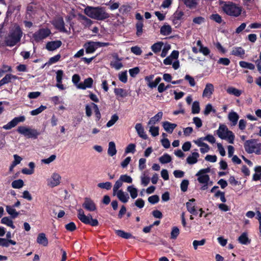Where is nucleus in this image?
<instances>
[{
	"instance_id": "obj_1",
	"label": "nucleus",
	"mask_w": 261,
	"mask_h": 261,
	"mask_svg": "<svg viewBox=\"0 0 261 261\" xmlns=\"http://www.w3.org/2000/svg\"><path fill=\"white\" fill-rule=\"evenodd\" d=\"M84 13L90 18L97 20H103L110 17L105 9L101 7L87 6L84 10Z\"/></svg>"
},
{
	"instance_id": "obj_2",
	"label": "nucleus",
	"mask_w": 261,
	"mask_h": 261,
	"mask_svg": "<svg viewBox=\"0 0 261 261\" xmlns=\"http://www.w3.org/2000/svg\"><path fill=\"white\" fill-rule=\"evenodd\" d=\"M23 32L20 27L15 25L5 38L6 45L9 47L15 46L20 41Z\"/></svg>"
},
{
	"instance_id": "obj_3",
	"label": "nucleus",
	"mask_w": 261,
	"mask_h": 261,
	"mask_svg": "<svg viewBox=\"0 0 261 261\" xmlns=\"http://www.w3.org/2000/svg\"><path fill=\"white\" fill-rule=\"evenodd\" d=\"M221 7L226 14L232 17L239 16L242 12L241 8L231 2L223 3Z\"/></svg>"
},
{
	"instance_id": "obj_4",
	"label": "nucleus",
	"mask_w": 261,
	"mask_h": 261,
	"mask_svg": "<svg viewBox=\"0 0 261 261\" xmlns=\"http://www.w3.org/2000/svg\"><path fill=\"white\" fill-rule=\"evenodd\" d=\"M217 134L220 138L226 140L230 144L233 143L235 136L232 132L229 130L225 124H220L217 130Z\"/></svg>"
},
{
	"instance_id": "obj_5",
	"label": "nucleus",
	"mask_w": 261,
	"mask_h": 261,
	"mask_svg": "<svg viewBox=\"0 0 261 261\" xmlns=\"http://www.w3.org/2000/svg\"><path fill=\"white\" fill-rule=\"evenodd\" d=\"M244 148L248 153L261 154V143L255 139L247 140L244 143Z\"/></svg>"
},
{
	"instance_id": "obj_6",
	"label": "nucleus",
	"mask_w": 261,
	"mask_h": 261,
	"mask_svg": "<svg viewBox=\"0 0 261 261\" xmlns=\"http://www.w3.org/2000/svg\"><path fill=\"white\" fill-rule=\"evenodd\" d=\"M209 168L200 170L196 174L197 180L200 184L203 185L201 187L202 190H205L208 188V182L210 181V176L206 173L210 172Z\"/></svg>"
},
{
	"instance_id": "obj_7",
	"label": "nucleus",
	"mask_w": 261,
	"mask_h": 261,
	"mask_svg": "<svg viewBox=\"0 0 261 261\" xmlns=\"http://www.w3.org/2000/svg\"><path fill=\"white\" fill-rule=\"evenodd\" d=\"M51 33L48 28H41L32 35L31 39L36 43L42 42L49 37Z\"/></svg>"
},
{
	"instance_id": "obj_8",
	"label": "nucleus",
	"mask_w": 261,
	"mask_h": 261,
	"mask_svg": "<svg viewBox=\"0 0 261 261\" xmlns=\"http://www.w3.org/2000/svg\"><path fill=\"white\" fill-rule=\"evenodd\" d=\"M77 218L83 223L89 224L92 226H96L98 225V222L97 219H92L90 214L86 216L85 215L83 209L77 210Z\"/></svg>"
},
{
	"instance_id": "obj_9",
	"label": "nucleus",
	"mask_w": 261,
	"mask_h": 261,
	"mask_svg": "<svg viewBox=\"0 0 261 261\" xmlns=\"http://www.w3.org/2000/svg\"><path fill=\"white\" fill-rule=\"evenodd\" d=\"M17 132L21 135L28 138H37L40 133L35 129H31L26 126H20L17 128Z\"/></svg>"
},
{
	"instance_id": "obj_10",
	"label": "nucleus",
	"mask_w": 261,
	"mask_h": 261,
	"mask_svg": "<svg viewBox=\"0 0 261 261\" xmlns=\"http://www.w3.org/2000/svg\"><path fill=\"white\" fill-rule=\"evenodd\" d=\"M61 176L57 173L54 172L52 174L50 178L47 179V185L51 188L55 187L59 185L61 183Z\"/></svg>"
},
{
	"instance_id": "obj_11",
	"label": "nucleus",
	"mask_w": 261,
	"mask_h": 261,
	"mask_svg": "<svg viewBox=\"0 0 261 261\" xmlns=\"http://www.w3.org/2000/svg\"><path fill=\"white\" fill-rule=\"evenodd\" d=\"M25 117L24 116H20L14 118L11 121L3 126V128L6 130H9L16 126L19 123L23 122L25 121Z\"/></svg>"
},
{
	"instance_id": "obj_12",
	"label": "nucleus",
	"mask_w": 261,
	"mask_h": 261,
	"mask_svg": "<svg viewBox=\"0 0 261 261\" xmlns=\"http://www.w3.org/2000/svg\"><path fill=\"white\" fill-rule=\"evenodd\" d=\"M82 206L85 210L89 212H93L96 210V206L93 200L88 197L85 198Z\"/></svg>"
},
{
	"instance_id": "obj_13",
	"label": "nucleus",
	"mask_w": 261,
	"mask_h": 261,
	"mask_svg": "<svg viewBox=\"0 0 261 261\" xmlns=\"http://www.w3.org/2000/svg\"><path fill=\"white\" fill-rule=\"evenodd\" d=\"M187 211L191 214L196 215L198 214L196 209L195 199L192 198L186 203Z\"/></svg>"
},
{
	"instance_id": "obj_14",
	"label": "nucleus",
	"mask_w": 261,
	"mask_h": 261,
	"mask_svg": "<svg viewBox=\"0 0 261 261\" xmlns=\"http://www.w3.org/2000/svg\"><path fill=\"white\" fill-rule=\"evenodd\" d=\"M214 92V86L211 83H207L202 92V97L210 98Z\"/></svg>"
},
{
	"instance_id": "obj_15",
	"label": "nucleus",
	"mask_w": 261,
	"mask_h": 261,
	"mask_svg": "<svg viewBox=\"0 0 261 261\" xmlns=\"http://www.w3.org/2000/svg\"><path fill=\"white\" fill-rule=\"evenodd\" d=\"M55 27L62 32H67V30L65 28V23L62 18H58L55 19L53 22Z\"/></svg>"
},
{
	"instance_id": "obj_16",
	"label": "nucleus",
	"mask_w": 261,
	"mask_h": 261,
	"mask_svg": "<svg viewBox=\"0 0 261 261\" xmlns=\"http://www.w3.org/2000/svg\"><path fill=\"white\" fill-rule=\"evenodd\" d=\"M84 47L87 54H91L94 53L98 48L97 42L88 41L86 42Z\"/></svg>"
},
{
	"instance_id": "obj_17",
	"label": "nucleus",
	"mask_w": 261,
	"mask_h": 261,
	"mask_svg": "<svg viewBox=\"0 0 261 261\" xmlns=\"http://www.w3.org/2000/svg\"><path fill=\"white\" fill-rule=\"evenodd\" d=\"M113 196H116L118 199L122 203H127L129 199V195L122 190L120 189L119 192L113 194Z\"/></svg>"
},
{
	"instance_id": "obj_18",
	"label": "nucleus",
	"mask_w": 261,
	"mask_h": 261,
	"mask_svg": "<svg viewBox=\"0 0 261 261\" xmlns=\"http://www.w3.org/2000/svg\"><path fill=\"white\" fill-rule=\"evenodd\" d=\"M21 78L12 74H7L1 80H0V87L5 84H7L15 80H19Z\"/></svg>"
},
{
	"instance_id": "obj_19",
	"label": "nucleus",
	"mask_w": 261,
	"mask_h": 261,
	"mask_svg": "<svg viewBox=\"0 0 261 261\" xmlns=\"http://www.w3.org/2000/svg\"><path fill=\"white\" fill-rule=\"evenodd\" d=\"M93 80L91 77H88L84 80L83 82L80 83L77 88L85 90L87 88H91L92 87Z\"/></svg>"
},
{
	"instance_id": "obj_20",
	"label": "nucleus",
	"mask_w": 261,
	"mask_h": 261,
	"mask_svg": "<svg viewBox=\"0 0 261 261\" xmlns=\"http://www.w3.org/2000/svg\"><path fill=\"white\" fill-rule=\"evenodd\" d=\"M195 151L192 152L186 159L187 163L189 165L195 164L198 162V159L200 155L197 152V149H195Z\"/></svg>"
},
{
	"instance_id": "obj_21",
	"label": "nucleus",
	"mask_w": 261,
	"mask_h": 261,
	"mask_svg": "<svg viewBox=\"0 0 261 261\" xmlns=\"http://www.w3.org/2000/svg\"><path fill=\"white\" fill-rule=\"evenodd\" d=\"M62 45L60 40L48 42L46 45V48L49 51H54L59 48Z\"/></svg>"
},
{
	"instance_id": "obj_22",
	"label": "nucleus",
	"mask_w": 261,
	"mask_h": 261,
	"mask_svg": "<svg viewBox=\"0 0 261 261\" xmlns=\"http://www.w3.org/2000/svg\"><path fill=\"white\" fill-rule=\"evenodd\" d=\"M228 119L230 122L231 126H234L237 125L239 116L238 113L233 111H231L228 115Z\"/></svg>"
},
{
	"instance_id": "obj_23",
	"label": "nucleus",
	"mask_w": 261,
	"mask_h": 261,
	"mask_svg": "<svg viewBox=\"0 0 261 261\" xmlns=\"http://www.w3.org/2000/svg\"><path fill=\"white\" fill-rule=\"evenodd\" d=\"M135 129L138 135V136L141 138L146 140L148 139V136L144 130V128L143 127L141 123H138L135 125Z\"/></svg>"
},
{
	"instance_id": "obj_24",
	"label": "nucleus",
	"mask_w": 261,
	"mask_h": 261,
	"mask_svg": "<svg viewBox=\"0 0 261 261\" xmlns=\"http://www.w3.org/2000/svg\"><path fill=\"white\" fill-rule=\"evenodd\" d=\"M245 54V50L241 47H234L231 51L232 55L239 57L241 59L244 58Z\"/></svg>"
},
{
	"instance_id": "obj_25",
	"label": "nucleus",
	"mask_w": 261,
	"mask_h": 261,
	"mask_svg": "<svg viewBox=\"0 0 261 261\" xmlns=\"http://www.w3.org/2000/svg\"><path fill=\"white\" fill-rule=\"evenodd\" d=\"M163 127L165 130L170 134L172 133L174 129L176 127L177 124L175 123H172L168 121H164L162 124Z\"/></svg>"
},
{
	"instance_id": "obj_26",
	"label": "nucleus",
	"mask_w": 261,
	"mask_h": 261,
	"mask_svg": "<svg viewBox=\"0 0 261 261\" xmlns=\"http://www.w3.org/2000/svg\"><path fill=\"white\" fill-rule=\"evenodd\" d=\"M37 242L43 246H47L48 244V241L47 238L46 237L45 234L44 233H39L37 238Z\"/></svg>"
},
{
	"instance_id": "obj_27",
	"label": "nucleus",
	"mask_w": 261,
	"mask_h": 261,
	"mask_svg": "<svg viewBox=\"0 0 261 261\" xmlns=\"http://www.w3.org/2000/svg\"><path fill=\"white\" fill-rule=\"evenodd\" d=\"M226 92L228 94L233 95L236 97H239L243 93L242 90L237 89L232 86L228 87L226 89Z\"/></svg>"
},
{
	"instance_id": "obj_28",
	"label": "nucleus",
	"mask_w": 261,
	"mask_h": 261,
	"mask_svg": "<svg viewBox=\"0 0 261 261\" xmlns=\"http://www.w3.org/2000/svg\"><path fill=\"white\" fill-rule=\"evenodd\" d=\"M163 113L162 112H158L155 115L151 117L148 122V125H154L156 123L159 121L163 117Z\"/></svg>"
},
{
	"instance_id": "obj_29",
	"label": "nucleus",
	"mask_w": 261,
	"mask_h": 261,
	"mask_svg": "<svg viewBox=\"0 0 261 261\" xmlns=\"http://www.w3.org/2000/svg\"><path fill=\"white\" fill-rule=\"evenodd\" d=\"M172 31L171 27L167 23H165L160 29V33L163 36H167L171 34Z\"/></svg>"
},
{
	"instance_id": "obj_30",
	"label": "nucleus",
	"mask_w": 261,
	"mask_h": 261,
	"mask_svg": "<svg viewBox=\"0 0 261 261\" xmlns=\"http://www.w3.org/2000/svg\"><path fill=\"white\" fill-rule=\"evenodd\" d=\"M184 5L190 9H195L198 4V0H181Z\"/></svg>"
},
{
	"instance_id": "obj_31",
	"label": "nucleus",
	"mask_w": 261,
	"mask_h": 261,
	"mask_svg": "<svg viewBox=\"0 0 261 261\" xmlns=\"http://www.w3.org/2000/svg\"><path fill=\"white\" fill-rule=\"evenodd\" d=\"M6 210L12 219L16 218L19 214V212L16 211L15 207L11 205H7L6 206Z\"/></svg>"
},
{
	"instance_id": "obj_32",
	"label": "nucleus",
	"mask_w": 261,
	"mask_h": 261,
	"mask_svg": "<svg viewBox=\"0 0 261 261\" xmlns=\"http://www.w3.org/2000/svg\"><path fill=\"white\" fill-rule=\"evenodd\" d=\"M127 191L129 193L130 197L134 199L138 195V190L134 185L128 186L127 187Z\"/></svg>"
},
{
	"instance_id": "obj_33",
	"label": "nucleus",
	"mask_w": 261,
	"mask_h": 261,
	"mask_svg": "<svg viewBox=\"0 0 261 261\" xmlns=\"http://www.w3.org/2000/svg\"><path fill=\"white\" fill-rule=\"evenodd\" d=\"M117 153V150L116 148V145L114 142L111 141L109 143V147L108 149V154L111 156H113L115 155Z\"/></svg>"
},
{
	"instance_id": "obj_34",
	"label": "nucleus",
	"mask_w": 261,
	"mask_h": 261,
	"mask_svg": "<svg viewBox=\"0 0 261 261\" xmlns=\"http://www.w3.org/2000/svg\"><path fill=\"white\" fill-rule=\"evenodd\" d=\"M184 16V12L181 11H176L173 15L172 21L173 23L177 24L179 22Z\"/></svg>"
},
{
	"instance_id": "obj_35",
	"label": "nucleus",
	"mask_w": 261,
	"mask_h": 261,
	"mask_svg": "<svg viewBox=\"0 0 261 261\" xmlns=\"http://www.w3.org/2000/svg\"><path fill=\"white\" fill-rule=\"evenodd\" d=\"M10 244L15 245L16 244V242L11 239L1 238V240L0 241L1 246L8 247L9 246Z\"/></svg>"
},
{
	"instance_id": "obj_36",
	"label": "nucleus",
	"mask_w": 261,
	"mask_h": 261,
	"mask_svg": "<svg viewBox=\"0 0 261 261\" xmlns=\"http://www.w3.org/2000/svg\"><path fill=\"white\" fill-rule=\"evenodd\" d=\"M1 223L5 224L11 228L14 229L15 228V225L13 224V222L11 219L8 217H3L1 220Z\"/></svg>"
},
{
	"instance_id": "obj_37",
	"label": "nucleus",
	"mask_w": 261,
	"mask_h": 261,
	"mask_svg": "<svg viewBox=\"0 0 261 261\" xmlns=\"http://www.w3.org/2000/svg\"><path fill=\"white\" fill-rule=\"evenodd\" d=\"M255 173L253 175L252 179L257 181L261 179V166H256L254 168Z\"/></svg>"
},
{
	"instance_id": "obj_38",
	"label": "nucleus",
	"mask_w": 261,
	"mask_h": 261,
	"mask_svg": "<svg viewBox=\"0 0 261 261\" xmlns=\"http://www.w3.org/2000/svg\"><path fill=\"white\" fill-rule=\"evenodd\" d=\"M239 242L244 245H246L250 243V240L248 239L247 233L243 232L238 238Z\"/></svg>"
},
{
	"instance_id": "obj_39",
	"label": "nucleus",
	"mask_w": 261,
	"mask_h": 261,
	"mask_svg": "<svg viewBox=\"0 0 261 261\" xmlns=\"http://www.w3.org/2000/svg\"><path fill=\"white\" fill-rule=\"evenodd\" d=\"M163 46V43L162 42H158L151 46V49L154 53L156 54L161 50Z\"/></svg>"
},
{
	"instance_id": "obj_40",
	"label": "nucleus",
	"mask_w": 261,
	"mask_h": 261,
	"mask_svg": "<svg viewBox=\"0 0 261 261\" xmlns=\"http://www.w3.org/2000/svg\"><path fill=\"white\" fill-rule=\"evenodd\" d=\"M159 160L161 164H164L170 163L172 159L169 154L168 153H164L162 156L160 157Z\"/></svg>"
},
{
	"instance_id": "obj_41",
	"label": "nucleus",
	"mask_w": 261,
	"mask_h": 261,
	"mask_svg": "<svg viewBox=\"0 0 261 261\" xmlns=\"http://www.w3.org/2000/svg\"><path fill=\"white\" fill-rule=\"evenodd\" d=\"M240 66L243 68H246L250 70H254L255 69V65L251 63H248L246 61H240Z\"/></svg>"
},
{
	"instance_id": "obj_42",
	"label": "nucleus",
	"mask_w": 261,
	"mask_h": 261,
	"mask_svg": "<svg viewBox=\"0 0 261 261\" xmlns=\"http://www.w3.org/2000/svg\"><path fill=\"white\" fill-rule=\"evenodd\" d=\"M114 93L117 97L122 98L126 96L127 95L126 90L122 88H115Z\"/></svg>"
},
{
	"instance_id": "obj_43",
	"label": "nucleus",
	"mask_w": 261,
	"mask_h": 261,
	"mask_svg": "<svg viewBox=\"0 0 261 261\" xmlns=\"http://www.w3.org/2000/svg\"><path fill=\"white\" fill-rule=\"evenodd\" d=\"M116 233L119 237H120L124 239H128L132 238V235L130 233L126 232L121 230H116Z\"/></svg>"
},
{
	"instance_id": "obj_44",
	"label": "nucleus",
	"mask_w": 261,
	"mask_h": 261,
	"mask_svg": "<svg viewBox=\"0 0 261 261\" xmlns=\"http://www.w3.org/2000/svg\"><path fill=\"white\" fill-rule=\"evenodd\" d=\"M149 127V132L152 136L156 137L159 135V127L154 125H148Z\"/></svg>"
},
{
	"instance_id": "obj_45",
	"label": "nucleus",
	"mask_w": 261,
	"mask_h": 261,
	"mask_svg": "<svg viewBox=\"0 0 261 261\" xmlns=\"http://www.w3.org/2000/svg\"><path fill=\"white\" fill-rule=\"evenodd\" d=\"M11 185L14 189H20L23 186L24 182L22 179H17L13 181Z\"/></svg>"
},
{
	"instance_id": "obj_46",
	"label": "nucleus",
	"mask_w": 261,
	"mask_h": 261,
	"mask_svg": "<svg viewBox=\"0 0 261 261\" xmlns=\"http://www.w3.org/2000/svg\"><path fill=\"white\" fill-rule=\"evenodd\" d=\"M118 119L119 117L117 114H115L113 115L111 117V119L107 122L106 126L108 127H111L117 122Z\"/></svg>"
},
{
	"instance_id": "obj_47",
	"label": "nucleus",
	"mask_w": 261,
	"mask_h": 261,
	"mask_svg": "<svg viewBox=\"0 0 261 261\" xmlns=\"http://www.w3.org/2000/svg\"><path fill=\"white\" fill-rule=\"evenodd\" d=\"M136 35L137 36L139 37L143 33V23L142 21H138L136 24Z\"/></svg>"
},
{
	"instance_id": "obj_48",
	"label": "nucleus",
	"mask_w": 261,
	"mask_h": 261,
	"mask_svg": "<svg viewBox=\"0 0 261 261\" xmlns=\"http://www.w3.org/2000/svg\"><path fill=\"white\" fill-rule=\"evenodd\" d=\"M119 179L121 180L122 183L125 182L127 184H131L133 182L132 178L127 174H123L120 175Z\"/></svg>"
},
{
	"instance_id": "obj_49",
	"label": "nucleus",
	"mask_w": 261,
	"mask_h": 261,
	"mask_svg": "<svg viewBox=\"0 0 261 261\" xmlns=\"http://www.w3.org/2000/svg\"><path fill=\"white\" fill-rule=\"evenodd\" d=\"M200 112V105L198 101L193 102L192 106V113L193 114H198Z\"/></svg>"
},
{
	"instance_id": "obj_50",
	"label": "nucleus",
	"mask_w": 261,
	"mask_h": 261,
	"mask_svg": "<svg viewBox=\"0 0 261 261\" xmlns=\"http://www.w3.org/2000/svg\"><path fill=\"white\" fill-rule=\"evenodd\" d=\"M46 109V107L41 105L39 108L31 111L30 113L32 116H36L41 113Z\"/></svg>"
},
{
	"instance_id": "obj_51",
	"label": "nucleus",
	"mask_w": 261,
	"mask_h": 261,
	"mask_svg": "<svg viewBox=\"0 0 261 261\" xmlns=\"http://www.w3.org/2000/svg\"><path fill=\"white\" fill-rule=\"evenodd\" d=\"M179 234V229H178V228L177 227L174 226L172 228V230L171 232L170 238L171 239L175 240L177 238Z\"/></svg>"
},
{
	"instance_id": "obj_52",
	"label": "nucleus",
	"mask_w": 261,
	"mask_h": 261,
	"mask_svg": "<svg viewBox=\"0 0 261 261\" xmlns=\"http://www.w3.org/2000/svg\"><path fill=\"white\" fill-rule=\"evenodd\" d=\"M122 182L121 180L119 178L115 183L113 188V194L119 192L120 188L122 186Z\"/></svg>"
},
{
	"instance_id": "obj_53",
	"label": "nucleus",
	"mask_w": 261,
	"mask_h": 261,
	"mask_svg": "<svg viewBox=\"0 0 261 261\" xmlns=\"http://www.w3.org/2000/svg\"><path fill=\"white\" fill-rule=\"evenodd\" d=\"M150 181V178L144 173L141 176V184L143 186H146Z\"/></svg>"
},
{
	"instance_id": "obj_54",
	"label": "nucleus",
	"mask_w": 261,
	"mask_h": 261,
	"mask_svg": "<svg viewBox=\"0 0 261 261\" xmlns=\"http://www.w3.org/2000/svg\"><path fill=\"white\" fill-rule=\"evenodd\" d=\"M205 243V240L202 239L201 240H194L193 242V246L195 250H197L198 246H203Z\"/></svg>"
},
{
	"instance_id": "obj_55",
	"label": "nucleus",
	"mask_w": 261,
	"mask_h": 261,
	"mask_svg": "<svg viewBox=\"0 0 261 261\" xmlns=\"http://www.w3.org/2000/svg\"><path fill=\"white\" fill-rule=\"evenodd\" d=\"M211 112L215 113L216 110L213 108L211 103H208L206 105L203 113L205 115H208Z\"/></svg>"
},
{
	"instance_id": "obj_56",
	"label": "nucleus",
	"mask_w": 261,
	"mask_h": 261,
	"mask_svg": "<svg viewBox=\"0 0 261 261\" xmlns=\"http://www.w3.org/2000/svg\"><path fill=\"white\" fill-rule=\"evenodd\" d=\"M185 79L189 83L191 87H193L196 85V82L194 79L191 75L186 74L185 76Z\"/></svg>"
},
{
	"instance_id": "obj_57",
	"label": "nucleus",
	"mask_w": 261,
	"mask_h": 261,
	"mask_svg": "<svg viewBox=\"0 0 261 261\" xmlns=\"http://www.w3.org/2000/svg\"><path fill=\"white\" fill-rule=\"evenodd\" d=\"M97 186L101 188L109 190L112 187V184L110 182L107 181L106 182H100L97 185Z\"/></svg>"
},
{
	"instance_id": "obj_58",
	"label": "nucleus",
	"mask_w": 261,
	"mask_h": 261,
	"mask_svg": "<svg viewBox=\"0 0 261 261\" xmlns=\"http://www.w3.org/2000/svg\"><path fill=\"white\" fill-rule=\"evenodd\" d=\"M136 151V145L135 144H129L126 147L125 150V153H134Z\"/></svg>"
},
{
	"instance_id": "obj_59",
	"label": "nucleus",
	"mask_w": 261,
	"mask_h": 261,
	"mask_svg": "<svg viewBox=\"0 0 261 261\" xmlns=\"http://www.w3.org/2000/svg\"><path fill=\"white\" fill-rule=\"evenodd\" d=\"M160 200L159 197L156 195H154L148 197V201L152 204L157 203Z\"/></svg>"
},
{
	"instance_id": "obj_60",
	"label": "nucleus",
	"mask_w": 261,
	"mask_h": 261,
	"mask_svg": "<svg viewBox=\"0 0 261 261\" xmlns=\"http://www.w3.org/2000/svg\"><path fill=\"white\" fill-rule=\"evenodd\" d=\"M134 205L139 208H142L144 206L145 202L142 198H138L135 200Z\"/></svg>"
},
{
	"instance_id": "obj_61",
	"label": "nucleus",
	"mask_w": 261,
	"mask_h": 261,
	"mask_svg": "<svg viewBox=\"0 0 261 261\" xmlns=\"http://www.w3.org/2000/svg\"><path fill=\"white\" fill-rule=\"evenodd\" d=\"M210 18L218 23H221L222 21L221 16L218 14H213L211 15Z\"/></svg>"
},
{
	"instance_id": "obj_62",
	"label": "nucleus",
	"mask_w": 261,
	"mask_h": 261,
	"mask_svg": "<svg viewBox=\"0 0 261 261\" xmlns=\"http://www.w3.org/2000/svg\"><path fill=\"white\" fill-rule=\"evenodd\" d=\"M64 75L63 71L58 70L56 72V81L57 83H62L63 76Z\"/></svg>"
},
{
	"instance_id": "obj_63",
	"label": "nucleus",
	"mask_w": 261,
	"mask_h": 261,
	"mask_svg": "<svg viewBox=\"0 0 261 261\" xmlns=\"http://www.w3.org/2000/svg\"><path fill=\"white\" fill-rule=\"evenodd\" d=\"M119 79L121 82L126 83L127 81V75L126 71L120 73L119 74Z\"/></svg>"
},
{
	"instance_id": "obj_64",
	"label": "nucleus",
	"mask_w": 261,
	"mask_h": 261,
	"mask_svg": "<svg viewBox=\"0 0 261 261\" xmlns=\"http://www.w3.org/2000/svg\"><path fill=\"white\" fill-rule=\"evenodd\" d=\"M189 182L187 179H184L180 184L181 190L185 192L187 191Z\"/></svg>"
}]
</instances>
